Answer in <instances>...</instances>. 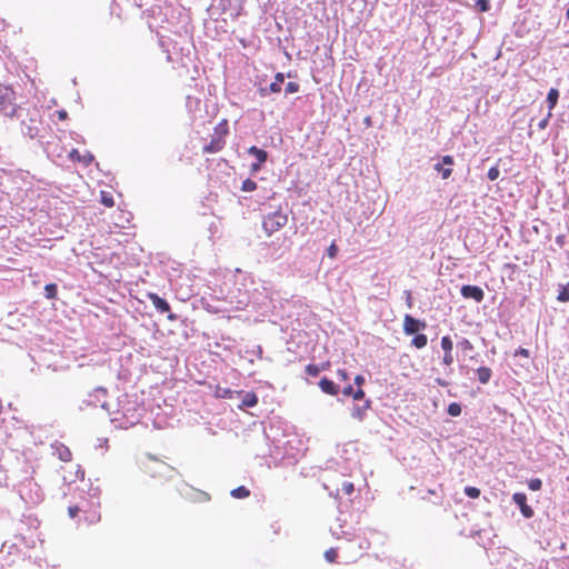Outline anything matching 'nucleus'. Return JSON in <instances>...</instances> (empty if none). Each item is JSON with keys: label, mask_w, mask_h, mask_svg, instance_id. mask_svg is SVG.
<instances>
[{"label": "nucleus", "mask_w": 569, "mask_h": 569, "mask_svg": "<svg viewBox=\"0 0 569 569\" xmlns=\"http://www.w3.org/2000/svg\"><path fill=\"white\" fill-rule=\"evenodd\" d=\"M69 158L72 161L83 162L84 164H90L93 160V156L89 152L86 154H81L77 149H72L69 153Z\"/></svg>", "instance_id": "nucleus-15"}, {"label": "nucleus", "mask_w": 569, "mask_h": 569, "mask_svg": "<svg viewBox=\"0 0 569 569\" xmlns=\"http://www.w3.org/2000/svg\"><path fill=\"white\" fill-rule=\"evenodd\" d=\"M513 502L520 508L521 515L529 519L535 515L533 509L527 503V496L523 492H516L512 496Z\"/></svg>", "instance_id": "nucleus-9"}, {"label": "nucleus", "mask_w": 569, "mask_h": 569, "mask_svg": "<svg viewBox=\"0 0 569 569\" xmlns=\"http://www.w3.org/2000/svg\"><path fill=\"white\" fill-rule=\"evenodd\" d=\"M355 383L358 385L359 387H361L365 383V378L362 376L358 375L355 378Z\"/></svg>", "instance_id": "nucleus-44"}, {"label": "nucleus", "mask_w": 569, "mask_h": 569, "mask_svg": "<svg viewBox=\"0 0 569 569\" xmlns=\"http://www.w3.org/2000/svg\"><path fill=\"white\" fill-rule=\"evenodd\" d=\"M557 299L561 302L569 301V283L566 286H562L559 290Z\"/></svg>", "instance_id": "nucleus-27"}, {"label": "nucleus", "mask_w": 569, "mask_h": 569, "mask_svg": "<svg viewBox=\"0 0 569 569\" xmlns=\"http://www.w3.org/2000/svg\"><path fill=\"white\" fill-rule=\"evenodd\" d=\"M168 319H169L170 321H173V320H176V316H174V315H172V313H170V315H168Z\"/></svg>", "instance_id": "nucleus-48"}, {"label": "nucleus", "mask_w": 569, "mask_h": 569, "mask_svg": "<svg viewBox=\"0 0 569 569\" xmlns=\"http://www.w3.org/2000/svg\"><path fill=\"white\" fill-rule=\"evenodd\" d=\"M284 81V76L282 72H278L274 76V81H272L269 86V91L271 93H279L281 91V86Z\"/></svg>", "instance_id": "nucleus-16"}, {"label": "nucleus", "mask_w": 569, "mask_h": 569, "mask_svg": "<svg viewBox=\"0 0 569 569\" xmlns=\"http://www.w3.org/2000/svg\"><path fill=\"white\" fill-rule=\"evenodd\" d=\"M515 356L516 357H523V358H529L530 357V353H529V350L526 349V348H519L516 350L515 352Z\"/></svg>", "instance_id": "nucleus-38"}, {"label": "nucleus", "mask_w": 569, "mask_h": 569, "mask_svg": "<svg viewBox=\"0 0 569 569\" xmlns=\"http://www.w3.org/2000/svg\"><path fill=\"white\" fill-rule=\"evenodd\" d=\"M327 254H328V257H329V258H331V259H335V258L337 257V254H338V247H337V244H336L335 242H332V243L328 247V249H327Z\"/></svg>", "instance_id": "nucleus-36"}, {"label": "nucleus", "mask_w": 569, "mask_h": 569, "mask_svg": "<svg viewBox=\"0 0 569 569\" xmlns=\"http://www.w3.org/2000/svg\"><path fill=\"white\" fill-rule=\"evenodd\" d=\"M460 292L463 298L472 299L476 302H481L485 299V292L478 286L465 284L461 287Z\"/></svg>", "instance_id": "nucleus-8"}, {"label": "nucleus", "mask_w": 569, "mask_h": 569, "mask_svg": "<svg viewBox=\"0 0 569 569\" xmlns=\"http://www.w3.org/2000/svg\"><path fill=\"white\" fill-rule=\"evenodd\" d=\"M230 393H231V391H230V390H227V391H226V396H229Z\"/></svg>", "instance_id": "nucleus-51"}, {"label": "nucleus", "mask_w": 569, "mask_h": 569, "mask_svg": "<svg viewBox=\"0 0 569 569\" xmlns=\"http://www.w3.org/2000/svg\"><path fill=\"white\" fill-rule=\"evenodd\" d=\"M558 98H559L558 90L555 89V88L550 89V91L548 92V96H547V101L549 103V109H553L555 108V106L557 104Z\"/></svg>", "instance_id": "nucleus-24"}, {"label": "nucleus", "mask_w": 569, "mask_h": 569, "mask_svg": "<svg viewBox=\"0 0 569 569\" xmlns=\"http://www.w3.org/2000/svg\"><path fill=\"white\" fill-rule=\"evenodd\" d=\"M138 467L142 473L153 479L168 480L172 477L174 469L164 461L146 455L138 461Z\"/></svg>", "instance_id": "nucleus-3"}, {"label": "nucleus", "mask_w": 569, "mask_h": 569, "mask_svg": "<svg viewBox=\"0 0 569 569\" xmlns=\"http://www.w3.org/2000/svg\"><path fill=\"white\" fill-rule=\"evenodd\" d=\"M528 487L532 491H538L542 487V481L539 478L530 479L528 482Z\"/></svg>", "instance_id": "nucleus-30"}, {"label": "nucleus", "mask_w": 569, "mask_h": 569, "mask_svg": "<svg viewBox=\"0 0 569 569\" xmlns=\"http://www.w3.org/2000/svg\"><path fill=\"white\" fill-rule=\"evenodd\" d=\"M57 117L60 121H64L68 118V112L66 110H58Z\"/></svg>", "instance_id": "nucleus-41"}, {"label": "nucleus", "mask_w": 569, "mask_h": 569, "mask_svg": "<svg viewBox=\"0 0 569 569\" xmlns=\"http://www.w3.org/2000/svg\"><path fill=\"white\" fill-rule=\"evenodd\" d=\"M321 371L329 368V362L320 365Z\"/></svg>", "instance_id": "nucleus-47"}, {"label": "nucleus", "mask_w": 569, "mask_h": 569, "mask_svg": "<svg viewBox=\"0 0 569 569\" xmlns=\"http://www.w3.org/2000/svg\"><path fill=\"white\" fill-rule=\"evenodd\" d=\"M499 169L497 167H491L489 170H488V179L490 181H495L498 177H499Z\"/></svg>", "instance_id": "nucleus-37"}, {"label": "nucleus", "mask_w": 569, "mask_h": 569, "mask_svg": "<svg viewBox=\"0 0 569 569\" xmlns=\"http://www.w3.org/2000/svg\"><path fill=\"white\" fill-rule=\"evenodd\" d=\"M547 120L541 121L540 127L543 128L546 126Z\"/></svg>", "instance_id": "nucleus-49"}, {"label": "nucleus", "mask_w": 569, "mask_h": 569, "mask_svg": "<svg viewBox=\"0 0 569 569\" xmlns=\"http://www.w3.org/2000/svg\"><path fill=\"white\" fill-rule=\"evenodd\" d=\"M13 118L19 122L20 131L30 138L38 136L41 124L40 111L36 106H18L13 112Z\"/></svg>", "instance_id": "nucleus-1"}, {"label": "nucleus", "mask_w": 569, "mask_h": 569, "mask_svg": "<svg viewBox=\"0 0 569 569\" xmlns=\"http://www.w3.org/2000/svg\"><path fill=\"white\" fill-rule=\"evenodd\" d=\"M82 515V519L87 525H94L100 521V502L93 497H81L73 506L68 508V515L71 519Z\"/></svg>", "instance_id": "nucleus-2"}, {"label": "nucleus", "mask_w": 569, "mask_h": 569, "mask_svg": "<svg viewBox=\"0 0 569 569\" xmlns=\"http://www.w3.org/2000/svg\"><path fill=\"white\" fill-rule=\"evenodd\" d=\"M403 332L406 335H415L420 330H425L427 323L422 320L413 318L411 315H406L403 317Z\"/></svg>", "instance_id": "nucleus-7"}, {"label": "nucleus", "mask_w": 569, "mask_h": 569, "mask_svg": "<svg viewBox=\"0 0 569 569\" xmlns=\"http://www.w3.org/2000/svg\"><path fill=\"white\" fill-rule=\"evenodd\" d=\"M16 92L11 87L0 84V114L13 118V112L18 108L14 104Z\"/></svg>", "instance_id": "nucleus-6"}, {"label": "nucleus", "mask_w": 569, "mask_h": 569, "mask_svg": "<svg viewBox=\"0 0 569 569\" xmlns=\"http://www.w3.org/2000/svg\"><path fill=\"white\" fill-rule=\"evenodd\" d=\"M338 552L335 548L326 550L325 558L328 562H335L337 560Z\"/></svg>", "instance_id": "nucleus-32"}, {"label": "nucleus", "mask_w": 569, "mask_h": 569, "mask_svg": "<svg viewBox=\"0 0 569 569\" xmlns=\"http://www.w3.org/2000/svg\"><path fill=\"white\" fill-rule=\"evenodd\" d=\"M260 94L262 97L267 96L270 91H269V88H260L259 90Z\"/></svg>", "instance_id": "nucleus-46"}, {"label": "nucleus", "mask_w": 569, "mask_h": 569, "mask_svg": "<svg viewBox=\"0 0 569 569\" xmlns=\"http://www.w3.org/2000/svg\"><path fill=\"white\" fill-rule=\"evenodd\" d=\"M258 403V397L254 392H247L242 399L241 405L239 406L240 409L243 408H251L254 407Z\"/></svg>", "instance_id": "nucleus-17"}, {"label": "nucleus", "mask_w": 569, "mask_h": 569, "mask_svg": "<svg viewBox=\"0 0 569 569\" xmlns=\"http://www.w3.org/2000/svg\"><path fill=\"white\" fill-rule=\"evenodd\" d=\"M441 348L445 352L442 363L447 367H450L453 363L455 359L452 355L453 342L449 336H443L441 338Z\"/></svg>", "instance_id": "nucleus-10"}, {"label": "nucleus", "mask_w": 569, "mask_h": 569, "mask_svg": "<svg viewBox=\"0 0 569 569\" xmlns=\"http://www.w3.org/2000/svg\"><path fill=\"white\" fill-rule=\"evenodd\" d=\"M261 166H262V163H260V162H258V161H257L256 163H252V164H251V171H258V170H260Z\"/></svg>", "instance_id": "nucleus-45"}, {"label": "nucleus", "mask_w": 569, "mask_h": 569, "mask_svg": "<svg viewBox=\"0 0 569 569\" xmlns=\"http://www.w3.org/2000/svg\"><path fill=\"white\" fill-rule=\"evenodd\" d=\"M427 343H428V338L425 333H418L411 340V346H413L417 349L425 348L427 346Z\"/></svg>", "instance_id": "nucleus-20"}, {"label": "nucleus", "mask_w": 569, "mask_h": 569, "mask_svg": "<svg viewBox=\"0 0 569 569\" xmlns=\"http://www.w3.org/2000/svg\"><path fill=\"white\" fill-rule=\"evenodd\" d=\"M566 17L569 20V8L567 9Z\"/></svg>", "instance_id": "nucleus-50"}, {"label": "nucleus", "mask_w": 569, "mask_h": 569, "mask_svg": "<svg viewBox=\"0 0 569 569\" xmlns=\"http://www.w3.org/2000/svg\"><path fill=\"white\" fill-rule=\"evenodd\" d=\"M257 189V182L252 179H246L241 184V190L244 192H251Z\"/></svg>", "instance_id": "nucleus-25"}, {"label": "nucleus", "mask_w": 569, "mask_h": 569, "mask_svg": "<svg viewBox=\"0 0 569 569\" xmlns=\"http://www.w3.org/2000/svg\"><path fill=\"white\" fill-rule=\"evenodd\" d=\"M492 371L488 367H480L477 369V377L480 383L486 385L489 382Z\"/></svg>", "instance_id": "nucleus-19"}, {"label": "nucleus", "mask_w": 569, "mask_h": 569, "mask_svg": "<svg viewBox=\"0 0 569 569\" xmlns=\"http://www.w3.org/2000/svg\"><path fill=\"white\" fill-rule=\"evenodd\" d=\"M465 493L469 497V498H472V499H477L480 497V489L476 488V487H466L465 488Z\"/></svg>", "instance_id": "nucleus-29"}, {"label": "nucleus", "mask_w": 569, "mask_h": 569, "mask_svg": "<svg viewBox=\"0 0 569 569\" xmlns=\"http://www.w3.org/2000/svg\"><path fill=\"white\" fill-rule=\"evenodd\" d=\"M458 347L462 350V351H472L473 350V345L471 343L470 340L468 339H462L461 341L458 342Z\"/></svg>", "instance_id": "nucleus-34"}, {"label": "nucleus", "mask_w": 569, "mask_h": 569, "mask_svg": "<svg viewBox=\"0 0 569 569\" xmlns=\"http://www.w3.org/2000/svg\"><path fill=\"white\" fill-rule=\"evenodd\" d=\"M230 493L236 499H244L250 496V490L244 486H240V487L231 490Z\"/></svg>", "instance_id": "nucleus-22"}, {"label": "nucleus", "mask_w": 569, "mask_h": 569, "mask_svg": "<svg viewBox=\"0 0 569 569\" xmlns=\"http://www.w3.org/2000/svg\"><path fill=\"white\" fill-rule=\"evenodd\" d=\"M442 163L447 164L448 167H443L441 163L435 164V170H437L442 179H448L452 174V168L453 164V158L451 156H443L442 157Z\"/></svg>", "instance_id": "nucleus-12"}, {"label": "nucleus", "mask_w": 569, "mask_h": 569, "mask_svg": "<svg viewBox=\"0 0 569 569\" xmlns=\"http://www.w3.org/2000/svg\"><path fill=\"white\" fill-rule=\"evenodd\" d=\"M229 133V123L222 119L213 129V134L209 144L203 147V153H217L226 146V137Z\"/></svg>", "instance_id": "nucleus-4"}, {"label": "nucleus", "mask_w": 569, "mask_h": 569, "mask_svg": "<svg viewBox=\"0 0 569 569\" xmlns=\"http://www.w3.org/2000/svg\"><path fill=\"white\" fill-rule=\"evenodd\" d=\"M147 297L159 312L164 313L170 311V305L157 293L149 292Z\"/></svg>", "instance_id": "nucleus-13"}, {"label": "nucleus", "mask_w": 569, "mask_h": 569, "mask_svg": "<svg viewBox=\"0 0 569 569\" xmlns=\"http://www.w3.org/2000/svg\"><path fill=\"white\" fill-rule=\"evenodd\" d=\"M100 202L107 207L112 208L114 206L113 196L108 191H100Z\"/></svg>", "instance_id": "nucleus-21"}, {"label": "nucleus", "mask_w": 569, "mask_h": 569, "mask_svg": "<svg viewBox=\"0 0 569 569\" xmlns=\"http://www.w3.org/2000/svg\"><path fill=\"white\" fill-rule=\"evenodd\" d=\"M337 375L341 381H347L349 379L348 372L345 369H338Z\"/></svg>", "instance_id": "nucleus-39"}, {"label": "nucleus", "mask_w": 569, "mask_h": 569, "mask_svg": "<svg viewBox=\"0 0 569 569\" xmlns=\"http://www.w3.org/2000/svg\"><path fill=\"white\" fill-rule=\"evenodd\" d=\"M476 8H477L480 12H487V11H489V9H490L489 0H477V1H476Z\"/></svg>", "instance_id": "nucleus-31"}, {"label": "nucleus", "mask_w": 569, "mask_h": 569, "mask_svg": "<svg viewBox=\"0 0 569 569\" xmlns=\"http://www.w3.org/2000/svg\"><path fill=\"white\" fill-rule=\"evenodd\" d=\"M341 491L347 495V496H350L355 491V486L352 482L350 481H345L342 485H341Z\"/></svg>", "instance_id": "nucleus-33"}, {"label": "nucleus", "mask_w": 569, "mask_h": 569, "mask_svg": "<svg viewBox=\"0 0 569 569\" xmlns=\"http://www.w3.org/2000/svg\"><path fill=\"white\" fill-rule=\"evenodd\" d=\"M447 412L451 417H458L461 413V406L457 402H452L448 406Z\"/></svg>", "instance_id": "nucleus-26"}, {"label": "nucleus", "mask_w": 569, "mask_h": 569, "mask_svg": "<svg viewBox=\"0 0 569 569\" xmlns=\"http://www.w3.org/2000/svg\"><path fill=\"white\" fill-rule=\"evenodd\" d=\"M319 387L322 392L330 396H337L340 391L339 386L326 377L320 379Z\"/></svg>", "instance_id": "nucleus-14"}, {"label": "nucleus", "mask_w": 569, "mask_h": 569, "mask_svg": "<svg viewBox=\"0 0 569 569\" xmlns=\"http://www.w3.org/2000/svg\"><path fill=\"white\" fill-rule=\"evenodd\" d=\"M288 223V214L281 210L268 213L263 217L262 228L267 236L278 232Z\"/></svg>", "instance_id": "nucleus-5"}, {"label": "nucleus", "mask_w": 569, "mask_h": 569, "mask_svg": "<svg viewBox=\"0 0 569 569\" xmlns=\"http://www.w3.org/2000/svg\"><path fill=\"white\" fill-rule=\"evenodd\" d=\"M352 417L361 420L362 419V410L359 407L355 408V410L352 412Z\"/></svg>", "instance_id": "nucleus-43"}, {"label": "nucleus", "mask_w": 569, "mask_h": 569, "mask_svg": "<svg viewBox=\"0 0 569 569\" xmlns=\"http://www.w3.org/2000/svg\"><path fill=\"white\" fill-rule=\"evenodd\" d=\"M352 397L356 400H360L365 397V391L361 388H359L358 390L353 391Z\"/></svg>", "instance_id": "nucleus-40"}, {"label": "nucleus", "mask_w": 569, "mask_h": 569, "mask_svg": "<svg viewBox=\"0 0 569 569\" xmlns=\"http://www.w3.org/2000/svg\"><path fill=\"white\" fill-rule=\"evenodd\" d=\"M44 296L47 299H57L58 296V287L56 283H48L44 286Z\"/></svg>", "instance_id": "nucleus-23"}, {"label": "nucleus", "mask_w": 569, "mask_h": 569, "mask_svg": "<svg viewBox=\"0 0 569 569\" xmlns=\"http://www.w3.org/2000/svg\"><path fill=\"white\" fill-rule=\"evenodd\" d=\"M306 372L311 377H317L321 372V368L319 365H308L306 367Z\"/></svg>", "instance_id": "nucleus-28"}, {"label": "nucleus", "mask_w": 569, "mask_h": 569, "mask_svg": "<svg viewBox=\"0 0 569 569\" xmlns=\"http://www.w3.org/2000/svg\"><path fill=\"white\" fill-rule=\"evenodd\" d=\"M300 90V84L298 82L290 81L286 86V93H296Z\"/></svg>", "instance_id": "nucleus-35"}, {"label": "nucleus", "mask_w": 569, "mask_h": 569, "mask_svg": "<svg viewBox=\"0 0 569 569\" xmlns=\"http://www.w3.org/2000/svg\"><path fill=\"white\" fill-rule=\"evenodd\" d=\"M353 391L355 390H353L352 386H350V385L342 389L343 396H347V397L352 396Z\"/></svg>", "instance_id": "nucleus-42"}, {"label": "nucleus", "mask_w": 569, "mask_h": 569, "mask_svg": "<svg viewBox=\"0 0 569 569\" xmlns=\"http://www.w3.org/2000/svg\"><path fill=\"white\" fill-rule=\"evenodd\" d=\"M248 152L253 156L258 162L260 163H264L267 161V158H268V153L267 151L256 147V146H252L248 149Z\"/></svg>", "instance_id": "nucleus-18"}, {"label": "nucleus", "mask_w": 569, "mask_h": 569, "mask_svg": "<svg viewBox=\"0 0 569 569\" xmlns=\"http://www.w3.org/2000/svg\"><path fill=\"white\" fill-rule=\"evenodd\" d=\"M52 453L61 461L69 462L72 460L71 450L61 442H54L51 446Z\"/></svg>", "instance_id": "nucleus-11"}]
</instances>
